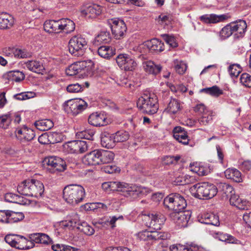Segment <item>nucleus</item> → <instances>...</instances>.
I'll return each instance as SVG.
<instances>
[{"label": "nucleus", "instance_id": "nucleus-1", "mask_svg": "<svg viewBox=\"0 0 251 251\" xmlns=\"http://www.w3.org/2000/svg\"><path fill=\"white\" fill-rule=\"evenodd\" d=\"M110 190L118 191L122 193L124 196L131 199H135L141 195L145 189L135 184L125 182L110 181Z\"/></svg>", "mask_w": 251, "mask_h": 251}, {"label": "nucleus", "instance_id": "nucleus-2", "mask_svg": "<svg viewBox=\"0 0 251 251\" xmlns=\"http://www.w3.org/2000/svg\"><path fill=\"white\" fill-rule=\"evenodd\" d=\"M190 191L195 197L200 199H210L218 192L217 187L208 182L198 183L190 187Z\"/></svg>", "mask_w": 251, "mask_h": 251}, {"label": "nucleus", "instance_id": "nucleus-3", "mask_svg": "<svg viewBox=\"0 0 251 251\" xmlns=\"http://www.w3.org/2000/svg\"><path fill=\"white\" fill-rule=\"evenodd\" d=\"M63 198L69 203L75 205L81 202L85 196L84 188L80 185L70 184L63 190Z\"/></svg>", "mask_w": 251, "mask_h": 251}, {"label": "nucleus", "instance_id": "nucleus-4", "mask_svg": "<svg viewBox=\"0 0 251 251\" xmlns=\"http://www.w3.org/2000/svg\"><path fill=\"white\" fill-rule=\"evenodd\" d=\"M137 106L143 113L154 114L158 109L157 98L154 94H144L138 99Z\"/></svg>", "mask_w": 251, "mask_h": 251}, {"label": "nucleus", "instance_id": "nucleus-5", "mask_svg": "<svg viewBox=\"0 0 251 251\" xmlns=\"http://www.w3.org/2000/svg\"><path fill=\"white\" fill-rule=\"evenodd\" d=\"M247 24L244 20H239L231 23L224 27L220 31L221 37L226 39L234 33L235 37L239 38L243 36L247 28Z\"/></svg>", "mask_w": 251, "mask_h": 251}, {"label": "nucleus", "instance_id": "nucleus-6", "mask_svg": "<svg viewBox=\"0 0 251 251\" xmlns=\"http://www.w3.org/2000/svg\"><path fill=\"white\" fill-rule=\"evenodd\" d=\"M87 47V41L81 35L73 36L68 44L70 53L75 56H82Z\"/></svg>", "mask_w": 251, "mask_h": 251}, {"label": "nucleus", "instance_id": "nucleus-7", "mask_svg": "<svg viewBox=\"0 0 251 251\" xmlns=\"http://www.w3.org/2000/svg\"><path fill=\"white\" fill-rule=\"evenodd\" d=\"M4 240L10 246L18 250H28L34 246L32 240H28L24 236L17 234H8Z\"/></svg>", "mask_w": 251, "mask_h": 251}, {"label": "nucleus", "instance_id": "nucleus-8", "mask_svg": "<svg viewBox=\"0 0 251 251\" xmlns=\"http://www.w3.org/2000/svg\"><path fill=\"white\" fill-rule=\"evenodd\" d=\"M164 204L173 211L183 210L187 206L184 197L178 193H172L164 200Z\"/></svg>", "mask_w": 251, "mask_h": 251}, {"label": "nucleus", "instance_id": "nucleus-9", "mask_svg": "<svg viewBox=\"0 0 251 251\" xmlns=\"http://www.w3.org/2000/svg\"><path fill=\"white\" fill-rule=\"evenodd\" d=\"M87 106V102L82 99L70 100L63 104L64 110L74 116L82 112Z\"/></svg>", "mask_w": 251, "mask_h": 251}, {"label": "nucleus", "instance_id": "nucleus-10", "mask_svg": "<svg viewBox=\"0 0 251 251\" xmlns=\"http://www.w3.org/2000/svg\"><path fill=\"white\" fill-rule=\"evenodd\" d=\"M112 33L116 39L123 38L126 32L127 27L125 22L119 19H111L108 20Z\"/></svg>", "mask_w": 251, "mask_h": 251}, {"label": "nucleus", "instance_id": "nucleus-11", "mask_svg": "<svg viewBox=\"0 0 251 251\" xmlns=\"http://www.w3.org/2000/svg\"><path fill=\"white\" fill-rule=\"evenodd\" d=\"M145 220L148 221L146 223L149 227L158 230L161 229L162 226L166 221V218L160 213H155L146 216Z\"/></svg>", "mask_w": 251, "mask_h": 251}, {"label": "nucleus", "instance_id": "nucleus-12", "mask_svg": "<svg viewBox=\"0 0 251 251\" xmlns=\"http://www.w3.org/2000/svg\"><path fill=\"white\" fill-rule=\"evenodd\" d=\"M44 161L50 167L49 169L52 173L62 172L66 169V162L60 157L50 156L46 158Z\"/></svg>", "mask_w": 251, "mask_h": 251}, {"label": "nucleus", "instance_id": "nucleus-13", "mask_svg": "<svg viewBox=\"0 0 251 251\" xmlns=\"http://www.w3.org/2000/svg\"><path fill=\"white\" fill-rule=\"evenodd\" d=\"M170 217L174 223L182 227L187 226L191 215L189 211L180 210L172 212L170 214Z\"/></svg>", "mask_w": 251, "mask_h": 251}, {"label": "nucleus", "instance_id": "nucleus-14", "mask_svg": "<svg viewBox=\"0 0 251 251\" xmlns=\"http://www.w3.org/2000/svg\"><path fill=\"white\" fill-rule=\"evenodd\" d=\"M116 62L118 66L125 71H133L137 65L134 60L126 54H119L116 58Z\"/></svg>", "mask_w": 251, "mask_h": 251}, {"label": "nucleus", "instance_id": "nucleus-15", "mask_svg": "<svg viewBox=\"0 0 251 251\" xmlns=\"http://www.w3.org/2000/svg\"><path fill=\"white\" fill-rule=\"evenodd\" d=\"M80 12L84 16L95 18L101 13L102 7L96 4L87 3L81 7Z\"/></svg>", "mask_w": 251, "mask_h": 251}, {"label": "nucleus", "instance_id": "nucleus-16", "mask_svg": "<svg viewBox=\"0 0 251 251\" xmlns=\"http://www.w3.org/2000/svg\"><path fill=\"white\" fill-rule=\"evenodd\" d=\"M15 134L17 138L22 142L30 141L35 136L34 131L26 126L22 128H17L15 131Z\"/></svg>", "mask_w": 251, "mask_h": 251}, {"label": "nucleus", "instance_id": "nucleus-17", "mask_svg": "<svg viewBox=\"0 0 251 251\" xmlns=\"http://www.w3.org/2000/svg\"><path fill=\"white\" fill-rule=\"evenodd\" d=\"M170 250L172 251L174 250L178 251L187 250V251H202L205 250V248L202 245L194 242L187 243L186 245L176 244L170 246Z\"/></svg>", "mask_w": 251, "mask_h": 251}, {"label": "nucleus", "instance_id": "nucleus-18", "mask_svg": "<svg viewBox=\"0 0 251 251\" xmlns=\"http://www.w3.org/2000/svg\"><path fill=\"white\" fill-rule=\"evenodd\" d=\"M24 64L25 67L34 73L43 74L45 72V67L42 60H28Z\"/></svg>", "mask_w": 251, "mask_h": 251}, {"label": "nucleus", "instance_id": "nucleus-19", "mask_svg": "<svg viewBox=\"0 0 251 251\" xmlns=\"http://www.w3.org/2000/svg\"><path fill=\"white\" fill-rule=\"evenodd\" d=\"M100 150H94L86 154L82 158L83 163L87 165L100 164Z\"/></svg>", "mask_w": 251, "mask_h": 251}, {"label": "nucleus", "instance_id": "nucleus-20", "mask_svg": "<svg viewBox=\"0 0 251 251\" xmlns=\"http://www.w3.org/2000/svg\"><path fill=\"white\" fill-rule=\"evenodd\" d=\"M88 123L95 126H104L108 124L106 116L102 113L98 112L92 113L89 116Z\"/></svg>", "mask_w": 251, "mask_h": 251}, {"label": "nucleus", "instance_id": "nucleus-21", "mask_svg": "<svg viewBox=\"0 0 251 251\" xmlns=\"http://www.w3.org/2000/svg\"><path fill=\"white\" fill-rule=\"evenodd\" d=\"M201 223L218 226L220 225L219 217L213 213H207L201 216L199 219Z\"/></svg>", "mask_w": 251, "mask_h": 251}, {"label": "nucleus", "instance_id": "nucleus-22", "mask_svg": "<svg viewBox=\"0 0 251 251\" xmlns=\"http://www.w3.org/2000/svg\"><path fill=\"white\" fill-rule=\"evenodd\" d=\"M29 239L34 243L49 245L52 244V240L46 234L42 233H35L31 234L29 236Z\"/></svg>", "mask_w": 251, "mask_h": 251}, {"label": "nucleus", "instance_id": "nucleus-23", "mask_svg": "<svg viewBox=\"0 0 251 251\" xmlns=\"http://www.w3.org/2000/svg\"><path fill=\"white\" fill-rule=\"evenodd\" d=\"M31 197H41L44 191V186L40 181L31 179Z\"/></svg>", "mask_w": 251, "mask_h": 251}, {"label": "nucleus", "instance_id": "nucleus-24", "mask_svg": "<svg viewBox=\"0 0 251 251\" xmlns=\"http://www.w3.org/2000/svg\"><path fill=\"white\" fill-rule=\"evenodd\" d=\"M14 24V18L12 15L7 13H0V29L10 28Z\"/></svg>", "mask_w": 251, "mask_h": 251}, {"label": "nucleus", "instance_id": "nucleus-25", "mask_svg": "<svg viewBox=\"0 0 251 251\" xmlns=\"http://www.w3.org/2000/svg\"><path fill=\"white\" fill-rule=\"evenodd\" d=\"M226 18V15H217L212 14L202 15L200 17V19L205 24H216L224 21Z\"/></svg>", "mask_w": 251, "mask_h": 251}, {"label": "nucleus", "instance_id": "nucleus-26", "mask_svg": "<svg viewBox=\"0 0 251 251\" xmlns=\"http://www.w3.org/2000/svg\"><path fill=\"white\" fill-rule=\"evenodd\" d=\"M174 137L179 143L183 145H187L189 142L188 135L184 128L180 127H176L173 130Z\"/></svg>", "mask_w": 251, "mask_h": 251}, {"label": "nucleus", "instance_id": "nucleus-27", "mask_svg": "<svg viewBox=\"0 0 251 251\" xmlns=\"http://www.w3.org/2000/svg\"><path fill=\"white\" fill-rule=\"evenodd\" d=\"M60 33L63 32L69 34L75 29V23L69 19H60Z\"/></svg>", "mask_w": 251, "mask_h": 251}, {"label": "nucleus", "instance_id": "nucleus-28", "mask_svg": "<svg viewBox=\"0 0 251 251\" xmlns=\"http://www.w3.org/2000/svg\"><path fill=\"white\" fill-rule=\"evenodd\" d=\"M229 202L231 205L236 206L239 209L248 208V202L244 199L240 198L238 195L235 194V192L230 196Z\"/></svg>", "mask_w": 251, "mask_h": 251}, {"label": "nucleus", "instance_id": "nucleus-29", "mask_svg": "<svg viewBox=\"0 0 251 251\" xmlns=\"http://www.w3.org/2000/svg\"><path fill=\"white\" fill-rule=\"evenodd\" d=\"M114 137V134H111L106 131L102 132L100 136L102 146L108 149L113 148L115 143Z\"/></svg>", "mask_w": 251, "mask_h": 251}, {"label": "nucleus", "instance_id": "nucleus-30", "mask_svg": "<svg viewBox=\"0 0 251 251\" xmlns=\"http://www.w3.org/2000/svg\"><path fill=\"white\" fill-rule=\"evenodd\" d=\"M182 109V106L180 105L178 100L171 98L165 111L170 114H176L179 112Z\"/></svg>", "mask_w": 251, "mask_h": 251}, {"label": "nucleus", "instance_id": "nucleus-31", "mask_svg": "<svg viewBox=\"0 0 251 251\" xmlns=\"http://www.w3.org/2000/svg\"><path fill=\"white\" fill-rule=\"evenodd\" d=\"M60 20L46 21L44 25L46 31L49 33H60Z\"/></svg>", "mask_w": 251, "mask_h": 251}, {"label": "nucleus", "instance_id": "nucleus-32", "mask_svg": "<svg viewBox=\"0 0 251 251\" xmlns=\"http://www.w3.org/2000/svg\"><path fill=\"white\" fill-rule=\"evenodd\" d=\"M146 45L151 51L161 52L164 50V43L155 38L147 41Z\"/></svg>", "mask_w": 251, "mask_h": 251}, {"label": "nucleus", "instance_id": "nucleus-33", "mask_svg": "<svg viewBox=\"0 0 251 251\" xmlns=\"http://www.w3.org/2000/svg\"><path fill=\"white\" fill-rule=\"evenodd\" d=\"M225 176L226 178L232 179L236 182H241L243 181L241 173L236 169H226L225 171Z\"/></svg>", "mask_w": 251, "mask_h": 251}, {"label": "nucleus", "instance_id": "nucleus-34", "mask_svg": "<svg viewBox=\"0 0 251 251\" xmlns=\"http://www.w3.org/2000/svg\"><path fill=\"white\" fill-rule=\"evenodd\" d=\"M31 179L25 180L17 187V191L22 195L31 197Z\"/></svg>", "mask_w": 251, "mask_h": 251}, {"label": "nucleus", "instance_id": "nucleus-35", "mask_svg": "<svg viewBox=\"0 0 251 251\" xmlns=\"http://www.w3.org/2000/svg\"><path fill=\"white\" fill-rule=\"evenodd\" d=\"M57 133H43L38 137V141L40 143L43 145L54 144L59 142V140L53 139V138L57 137Z\"/></svg>", "mask_w": 251, "mask_h": 251}, {"label": "nucleus", "instance_id": "nucleus-36", "mask_svg": "<svg viewBox=\"0 0 251 251\" xmlns=\"http://www.w3.org/2000/svg\"><path fill=\"white\" fill-rule=\"evenodd\" d=\"M144 68L147 73L154 75L159 74L162 69V67L160 65H156L151 61L146 62Z\"/></svg>", "mask_w": 251, "mask_h": 251}, {"label": "nucleus", "instance_id": "nucleus-37", "mask_svg": "<svg viewBox=\"0 0 251 251\" xmlns=\"http://www.w3.org/2000/svg\"><path fill=\"white\" fill-rule=\"evenodd\" d=\"M34 125L39 130L47 131L53 126V123L50 120L43 119L36 121Z\"/></svg>", "mask_w": 251, "mask_h": 251}, {"label": "nucleus", "instance_id": "nucleus-38", "mask_svg": "<svg viewBox=\"0 0 251 251\" xmlns=\"http://www.w3.org/2000/svg\"><path fill=\"white\" fill-rule=\"evenodd\" d=\"M218 191L223 195H225L227 198L230 197L235 192L233 188L226 183H220L218 185Z\"/></svg>", "mask_w": 251, "mask_h": 251}, {"label": "nucleus", "instance_id": "nucleus-39", "mask_svg": "<svg viewBox=\"0 0 251 251\" xmlns=\"http://www.w3.org/2000/svg\"><path fill=\"white\" fill-rule=\"evenodd\" d=\"M5 200L9 202L24 204L26 203L24 198L12 193H8L5 195Z\"/></svg>", "mask_w": 251, "mask_h": 251}, {"label": "nucleus", "instance_id": "nucleus-40", "mask_svg": "<svg viewBox=\"0 0 251 251\" xmlns=\"http://www.w3.org/2000/svg\"><path fill=\"white\" fill-rule=\"evenodd\" d=\"M100 155L101 164H107L111 163L114 159V154L109 151H100Z\"/></svg>", "mask_w": 251, "mask_h": 251}, {"label": "nucleus", "instance_id": "nucleus-41", "mask_svg": "<svg viewBox=\"0 0 251 251\" xmlns=\"http://www.w3.org/2000/svg\"><path fill=\"white\" fill-rule=\"evenodd\" d=\"M111 40L109 32L106 31L100 32L95 37V43L97 45L105 44L109 42Z\"/></svg>", "mask_w": 251, "mask_h": 251}, {"label": "nucleus", "instance_id": "nucleus-42", "mask_svg": "<svg viewBox=\"0 0 251 251\" xmlns=\"http://www.w3.org/2000/svg\"><path fill=\"white\" fill-rule=\"evenodd\" d=\"M78 65V68L80 71V75H85L91 69V67L93 65V62L91 61H78L76 62Z\"/></svg>", "mask_w": 251, "mask_h": 251}, {"label": "nucleus", "instance_id": "nucleus-43", "mask_svg": "<svg viewBox=\"0 0 251 251\" xmlns=\"http://www.w3.org/2000/svg\"><path fill=\"white\" fill-rule=\"evenodd\" d=\"M7 78L9 80L16 82H20L25 78V75L19 71H11L7 73Z\"/></svg>", "mask_w": 251, "mask_h": 251}, {"label": "nucleus", "instance_id": "nucleus-44", "mask_svg": "<svg viewBox=\"0 0 251 251\" xmlns=\"http://www.w3.org/2000/svg\"><path fill=\"white\" fill-rule=\"evenodd\" d=\"M77 228L87 235H92L95 232L94 228L85 222L78 224Z\"/></svg>", "mask_w": 251, "mask_h": 251}, {"label": "nucleus", "instance_id": "nucleus-45", "mask_svg": "<svg viewBox=\"0 0 251 251\" xmlns=\"http://www.w3.org/2000/svg\"><path fill=\"white\" fill-rule=\"evenodd\" d=\"M98 53L103 58H108L113 55L112 50L108 46H103L99 48Z\"/></svg>", "mask_w": 251, "mask_h": 251}, {"label": "nucleus", "instance_id": "nucleus-46", "mask_svg": "<svg viewBox=\"0 0 251 251\" xmlns=\"http://www.w3.org/2000/svg\"><path fill=\"white\" fill-rule=\"evenodd\" d=\"M9 224H12L23 220L25 216L22 212H15L9 210Z\"/></svg>", "mask_w": 251, "mask_h": 251}, {"label": "nucleus", "instance_id": "nucleus-47", "mask_svg": "<svg viewBox=\"0 0 251 251\" xmlns=\"http://www.w3.org/2000/svg\"><path fill=\"white\" fill-rule=\"evenodd\" d=\"M78 215L75 213L72 215V218L69 220H66L62 222V225L68 227H76L78 224H79Z\"/></svg>", "mask_w": 251, "mask_h": 251}, {"label": "nucleus", "instance_id": "nucleus-48", "mask_svg": "<svg viewBox=\"0 0 251 251\" xmlns=\"http://www.w3.org/2000/svg\"><path fill=\"white\" fill-rule=\"evenodd\" d=\"M114 136L115 143L123 142L128 139L129 135L128 132L126 131L120 130L117 131L115 134H114Z\"/></svg>", "mask_w": 251, "mask_h": 251}, {"label": "nucleus", "instance_id": "nucleus-49", "mask_svg": "<svg viewBox=\"0 0 251 251\" xmlns=\"http://www.w3.org/2000/svg\"><path fill=\"white\" fill-rule=\"evenodd\" d=\"M181 157L179 155L176 156L167 155L162 158V162L164 165H170L176 164L180 160Z\"/></svg>", "mask_w": 251, "mask_h": 251}, {"label": "nucleus", "instance_id": "nucleus-50", "mask_svg": "<svg viewBox=\"0 0 251 251\" xmlns=\"http://www.w3.org/2000/svg\"><path fill=\"white\" fill-rule=\"evenodd\" d=\"M51 245V249L53 251H76L77 249L70 246L63 244H56Z\"/></svg>", "mask_w": 251, "mask_h": 251}, {"label": "nucleus", "instance_id": "nucleus-51", "mask_svg": "<svg viewBox=\"0 0 251 251\" xmlns=\"http://www.w3.org/2000/svg\"><path fill=\"white\" fill-rule=\"evenodd\" d=\"M13 53L15 57L18 58H26L32 56V53L25 49H15L13 50Z\"/></svg>", "mask_w": 251, "mask_h": 251}, {"label": "nucleus", "instance_id": "nucleus-52", "mask_svg": "<svg viewBox=\"0 0 251 251\" xmlns=\"http://www.w3.org/2000/svg\"><path fill=\"white\" fill-rule=\"evenodd\" d=\"M191 171L198 174V176H206L209 173V170L202 166L193 165L191 167Z\"/></svg>", "mask_w": 251, "mask_h": 251}, {"label": "nucleus", "instance_id": "nucleus-53", "mask_svg": "<svg viewBox=\"0 0 251 251\" xmlns=\"http://www.w3.org/2000/svg\"><path fill=\"white\" fill-rule=\"evenodd\" d=\"M90 142L77 140L76 141V153H82L86 151L89 147Z\"/></svg>", "mask_w": 251, "mask_h": 251}, {"label": "nucleus", "instance_id": "nucleus-54", "mask_svg": "<svg viewBox=\"0 0 251 251\" xmlns=\"http://www.w3.org/2000/svg\"><path fill=\"white\" fill-rule=\"evenodd\" d=\"M175 68L177 73L180 75H183L187 69L186 64L182 61L175 60L174 61Z\"/></svg>", "mask_w": 251, "mask_h": 251}, {"label": "nucleus", "instance_id": "nucleus-55", "mask_svg": "<svg viewBox=\"0 0 251 251\" xmlns=\"http://www.w3.org/2000/svg\"><path fill=\"white\" fill-rule=\"evenodd\" d=\"M11 122V118L9 114H5L0 116V127L6 129Z\"/></svg>", "mask_w": 251, "mask_h": 251}, {"label": "nucleus", "instance_id": "nucleus-56", "mask_svg": "<svg viewBox=\"0 0 251 251\" xmlns=\"http://www.w3.org/2000/svg\"><path fill=\"white\" fill-rule=\"evenodd\" d=\"M95 132L92 130H86L77 133L78 138L93 140Z\"/></svg>", "mask_w": 251, "mask_h": 251}, {"label": "nucleus", "instance_id": "nucleus-57", "mask_svg": "<svg viewBox=\"0 0 251 251\" xmlns=\"http://www.w3.org/2000/svg\"><path fill=\"white\" fill-rule=\"evenodd\" d=\"M241 71V68L238 64H232L228 67V72L231 77H237Z\"/></svg>", "mask_w": 251, "mask_h": 251}, {"label": "nucleus", "instance_id": "nucleus-58", "mask_svg": "<svg viewBox=\"0 0 251 251\" xmlns=\"http://www.w3.org/2000/svg\"><path fill=\"white\" fill-rule=\"evenodd\" d=\"M66 72L67 75L70 76L75 75L79 74L80 75L81 73L76 62L70 65L66 70Z\"/></svg>", "mask_w": 251, "mask_h": 251}, {"label": "nucleus", "instance_id": "nucleus-59", "mask_svg": "<svg viewBox=\"0 0 251 251\" xmlns=\"http://www.w3.org/2000/svg\"><path fill=\"white\" fill-rule=\"evenodd\" d=\"M64 148L68 153H76V141H72L66 143Z\"/></svg>", "mask_w": 251, "mask_h": 251}, {"label": "nucleus", "instance_id": "nucleus-60", "mask_svg": "<svg viewBox=\"0 0 251 251\" xmlns=\"http://www.w3.org/2000/svg\"><path fill=\"white\" fill-rule=\"evenodd\" d=\"M84 85L78 83L71 84L67 87V90L69 93H78L83 90Z\"/></svg>", "mask_w": 251, "mask_h": 251}, {"label": "nucleus", "instance_id": "nucleus-61", "mask_svg": "<svg viewBox=\"0 0 251 251\" xmlns=\"http://www.w3.org/2000/svg\"><path fill=\"white\" fill-rule=\"evenodd\" d=\"M241 83L247 87H251V75L247 73L241 75L240 77Z\"/></svg>", "mask_w": 251, "mask_h": 251}, {"label": "nucleus", "instance_id": "nucleus-62", "mask_svg": "<svg viewBox=\"0 0 251 251\" xmlns=\"http://www.w3.org/2000/svg\"><path fill=\"white\" fill-rule=\"evenodd\" d=\"M162 36L166 43L172 48H176L177 46L176 39L173 36L168 34H163Z\"/></svg>", "mask_w": 251, "mask_h": 251}, {"label": "nucleus", "instance_id": "nucleus-63", "mask_svg": "<svg viewBox=\"0 0 251 251\" xmlns=\"http://www.w3.org/2000/svg\"><path fill=\"white\" fill-rule=\"evenodd\" d=\"M212 112L208 113L202 115V116L199 119V122L200 125L206 126L209 124L210 122L212 120Z\"/></svg>", "mask_w": 251, "mask_h": 251}, {"label": "nucleus", "instance_id": "nucleus-64", "mask_svg": "<svg viewBox=\"0 0 251 251\" xmlns=\"http://www.w3.org/2000/svg\"><path fill=\"white\" fill-rule=\"evenodd\" d=\"M194 111L196 112H198L200 114H201L202 115H204L205 114L208 113L209 112H211V111H209L206 107L202 103L198 104L194 107Z\"/></svg>", "mask_w": 251, "mask_h": 251}]
</instances>
